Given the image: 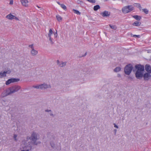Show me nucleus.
Wrapping results in <instances>:
<instances>
[{
	"mask_svg": "<svg viewBox=\"0 0 151 151\" xmlns=\"http://www.w3.org/2000/svg\"><path fill=\"white\" fill-rule=\"evenodd\" d=\"M22 4L25 7L28 6V1L27 0H20Z\"/></svg>",
	"mask_w": 151,
	"mask_h": 151,
	"instance_id": "obj_11",
	"label": "nucleus"
},
{
	"mask_svg": "<svg viewBox=\"0 0 151 151\" xmlns=\"http://www.w3.org/2000/svg\"><path fill=\"white\" fill-rule=\"evenodd\" d=\"M87 53V52H86L84 55H83L82 56V57H84L86 55Z\"/></svg>",
	"mask_w": 151,
	"mask_h": 151,
	"instance_id": "obj_42",
	"label": "nucleus"
},
{
	"mask_svg": "<svg viewBox=\"0 0 151 151\" xmlns=\"http://www.w3.org/2000/svg\"><path fill=\"white\" fill-rule=\"evenodd\" d=\"M134 6H137V8H139V9L140 10H141L142 7L140 4L139 3H134Z\"/></svg>",
	"mask_w": 151,
	"mask_h": 151,
	"instance_id": "obj_18",
	"label": "nucleus"
},
{
	"mask_svg": "<svg viewBox=\"0 0 151 151\" xmlns=\"http://www.w3.org/2000/svg\"><path fill=\"white\" fill-rule=\"evenodd\" d=\"M40 89H47L48 88H50V85L47 84L46 83H44L40 85Z\"/></svg>",
	"mask_w": 151,
	"mask_h": 151,
	"instance_id": "obj_8",
	"label": "nucleus"
},
{
	"mask_svg": "<svg viewBox=\"0 0 151 151\" xmlns=\"http://www.w3.org/2000/svg\"><path fill=\"white\" fill-rule=\"evenodd\" d=\"M50 116H52L53 117H54V114L52 113H51L50 114Z\"/></svg>",
	"mask_w": 151,
	"mask_h": 151,
	"instance_id": "obj_45",
	"label": "nucleus"
},
{
	"mask_svg": "<svg viewBox=\"0 0 151 151\" xmlns=\"http://www.w3.org/2000/svg\"><path fill=\"white\" fill-rule=\"evenodd\" d=\"M56 17L58 20L59 22L62 20V18L58 15H56Z\"/></svg>",
	"mask_w": 151,
	"mask_h": 151,
	"instance_id": "obj_22",
	"label": "nucleus"
},
{
	"mask_svg": "<svg viewBox=\"0 0 151 151\" xmlns=\"http://www.w3.org/2000/svg\"><path fill=\"white\" fill-rule=\"evenodd\" d=\"M6 76V75L5 74V73L4 71L2 73L1 72L0 73V78H2L3 77H5Z\"/></svg>",
	"mask_w": 151,
	"mask_h": 151,
	"instance_id": "obj_19",
	"label": "nucleus"
},
{
	"mask_svg": "<svg viewBox=\"0 0 151 151\" xmlns=\"http://www.w3.org/2000/svg\"><path fill=\"white\" fill-rule=\"evenodd\" d=\"M50 132H49V133H47V135H48V134H50Z\"/></svg>",
	"mask_w": 151,
	"mask_h": 151,
	"instance_id": "obj_51",
	"label": "nucleus"
},
{
	"mask_svg": "<svg viewBox=\"0 0 151 151\" xmlns=\"http://www.w3.org/2000/svg\"><path fill=\"white\" fill-rule=\"evenodd\" d=\"M50 144L52 147L53 148H54L55 146V144L53 142H50Z\"/></svg>",
	"mask_w": 151,
	"mask_h": 151,
	"instance_id": "obj_26",
	"label": "nucleus"
},
{
	"mask_svg": "<svg viewBox=\"0 0 151 151\" xmlns=\"http://www.w3.org/2000/svg\"><path fill=\"white\" fill-rule=\"evenodd\" d=\"M11 94L10 91L8 88L4 91L1 94V98H4L9 95Z\"/></svg>",
	"mask_w": 151,
	"mask_h": 151,
	"instance_id": "obj_6",
	"label": "nucleus"
},
{
	"mask_svg": "<svg viewBox=\"0 0 151 151\" xmlns=\"http://www.w3.org/2000/svg\"><path fill=\"white\" fill-rule=\"evenodd\" d=\"M45 111L46 112H50V111H51V110H49L48 109H47L45 110Z\"/></svg>",
	"mask_w": 151,
	"mask_h": 151,
	"instance_id": "obj_41",
	"label": "nucleus"
},
{
	"mask_svg": "<svg viewBox=\"0 0 151 151\" xmlns=\"http://www.w3.org/2000/svg\"><path fill=\"white\" fill-rule=\"evenodd\" d=\"M144 70V66L140 64L136 65L135 68L133 70V72L135 73V77L137 79H140L143 77L145 81H148L151 78L150 73H143Z\"/></svg>",
	"mask_w": 151,
	"mask_h": 151,
	"instance_id": "obj_1",
	"label": "nucleus"
},
{
	"mask_svg": "<svg viewBox=\"0 0 151 151\" xmlns=\"http://www.w3.org/2000/svg\"><path fill=\"white\" fill-rule=\"evenodd\" d=\"M109 26L112 29L116 30L117 28V27L116 25H111L110 24Z\"/></svg>",
	"mask_w": 151,
	"mask_h": 151,
	"instance_id": "obj_24",
	"label": "nucleus"
},
{
	"mask_svg": "<svg viewBox=\"0 0 151 151\" xmlns=\"http://www.w3.org/2000/svg\"><path fill=\"white\" fill-rule=\"evenodd\" d=\"M100 8V6L99 5H97L94 6L93 10L95 11H96Z\"/></svg>",
	"mask_w": 151,
	"mask_h": 151,
	"instance_id": "obj_17",
	"label": "nucleus"
},
{
	"mask_svg": "<svg viewBox=\"0 0 151 151\" xmlns=\"http://www.w3.org/2000/svg\"><path fill=\"white\" fill-rule=\"evenodd\" d=\"M141 24V23L140 22L138 21H135L132 24L134 26H140Z\"/></svg>",
	"mask_w": 151,
	"mask_h": 151,
	"instance_id": "obj_14",
	"label": "nucleus"
},
{
	"mask_svg": "<svg viewBox=\"0 0 151 151\" xmlns=\"http://www.w3.org/2000/svg\"><path fill=\"white\" fill-rule=\"evenodd\" d=\"M56 63L57 64L59 65V64H60V62L59 60H57L56 61Z\"/></svg>",
	"mask_w": 151,
	"mask_h": 151,
	"instance_id": "obj_39",
	"label": "nucleus"
},
{
	"mask_svg": "<svg viewBox=\"0 0 151 151\" xmlns=\"http://www.w3.org/2000/svg\"><path fill=\"white\" fill-rule=\"evenodd\" d=\"M49 38V40L50 41V42L51 44H54V42L52 41V39L51 38V37H48Z\"/></svg>",
	"mask_w": 151,
	"mask_h": 151,
	"instance_id": "obj_29",
	"label": "nucleus"
},
{
	"mask_svg": "<svg viewBox=\"0 0 151 151\" xmlns=\"http://www.w3.org/2000/svg\"><path fill=\"white\" fill-rule=\"evenodd\" d=\"M54 35L55 36V37H56L57 36V32H55L54 33Z\"/></svg>",
	"mask_w": 151,
	"mask_h": 151,
	"instance_id": "obj_37",
	"label": "nucleus"
},
{
	"mask_svg": "<svg viewBox=\"0 0 151 151\" xmlns=\"http://www.w3.org/2000/svg\"><path fill=\"white\" fill-rule=\"evenodd\" d=\"M25 151H29V150H25Z\"/></svg>",
	"mask_w": 151,
	"mask_h": 151,
	"instance_id": "obj_50",
	"label": "nucleus"
},
{
	"mask_svg": "<svg viewBox=\"0 0 151 151\" xmlns=\"http://www.w3.org/2000/svg\"><path fill=\"white\" fill-rule=\"evenodd\" d=\"M31 147L30 148V150H31Z\"/></svg>",
	"mask_w": 151,
	"mask_h": 151,
	"instance_id": "obj_53",
	"label": "nucleus"
},
{
	"mask_svg": "<svg viewBox=\"0 0 151 151\" xmlns=\"http://www.w3.org/2000/svg\"><path fill=\"white\" fill-rule=\"evenodd\" d=\"M52 138L53 139H55V136L54 135H52Z\"/></svg>",
	"mask_w": 151,
	"mask_h": 151,
	"instance_id": "obj_40",
	"label": "nucleus"
},
{
	"mask_svg": "<svg viewBox=\"0 0 151 151\" xmlns=\"http://www.w3.org/2000/svg\"><path fill=\"white\" fill-rule=\"evenodd\" d=\"M38 143H41L40 142H37Z\"/></svg>",
	"mask_w": 151,
	"mask_h": 151,
	"instance_id": "obj_49",
	"label": "nucleus"
},
{
	"mask_svg": "<svg viewBox=\"0 0 151 151\" xmlns=\"http://www.w3.org/2000/svg\"><path fill=\"white\" fill-rule=\"evenodd\" d=\"M129 79H132V78L131 77H130V76L129 77Z\"/></svg>",
	"mask_w": 151,
	"mask_h": 151,
	"instance_id": "obj_48",
	"label": "nucleus"
},
{
	"mask_svg": "<svg viewBox=\"0 0 151 151\" xmlns=\"http://www.w3.org/2000/svg\"><path fill=\"white\" fill-rule=\"evenodd\" d=\"M133 68L132 65V64H129L127 65L124 67V72L125 74L129 75L131 73L132 71H133V70L134 69Z\"/></svg>",
	"mask_w": 151,
	"mask_h": 151,
	"instance_id": "obj_2",
	"label": "nucleus"
},
{
	"mask_svg": "<svg viewBox=\"0 0 151 151\" xmlns=\"http://www.w3.org/2000/svg\"><path fill=\"white\" fill-rule=\"evenodd\" d=\"M9 88L12 94L18 91L21 88V87L19 86L15 85L9 87Z\"/></svg>",
	"mask_w": 151,
	"mask_h": 151,
	"instance_id": "obj_5",
	"label": "nucleus"
},
{
	"mask_svg": "<svg viewBox=\"0 0 151 151\" xmlns=\"http://www.w3.org/2000/svg\"><path fill=\"white\" fill-rule=\"evenodd\" d=\"M132 16L133 18L137 21H140L142 19L141 16L137 15H132Z\"/></svg>",
	"mask_w": 151,
	"mask_h": 151,
	"instance_id": "obj_13",
	"label": "nucleus"
},
{
	"mask_svg": "<svg viewBox=\"0 0 151 151\" xmlns=\"http://www.w3.org/2000/svg\"><path fill=\"white\" fill-rule=\"evenodd\" d=\"M87 1H88L91 2V3H95V0H87Z\"/></svg>",
	"mask_w": 151,
	"mask_h": 151,
	"instance_id": "obj_32",
	"label": "nucleus"
},
{
	"mask_svg": "<svg viewBox=\"0 0 151 151\" xmlns=\"http://www.w3.org/2000/svg\"><path fill=\"white\" fill-rule=\"evenodd\" d=\"M10 0V3L9 4L10 5H12L13 4V0Z\"/></svg>",
	"mask_w": 151,
	"mask_h": 151,
	"instance_id": "obj_36",
	"label": "nucleus"
},
{
	"mask_svg": "<svg viewBox=\"0 0 151 151\" xmlns=\"http://www.w3.org/2000/svg\"><path fill=\"white\" fill-rule=\"evenodd\" d=\"M36 6L39 8H40V10H42V9L40 7H39L38 5H37Z\"/></svg>",
	"mask_w": 151,
	"mask_h": 151,
	"instance_id": "obj_44",
	"label": "nucleus"
},
{
	"mask_svg": "<svg viewBox=\"0 0 151 151\" xmlns=\"http://www.w3.org/2000/svg\"><path fill=\"white\" fill-rule=\"evenodd\" d=\"M74 12L78 15H80L81 14V12H79L78 10H76V9H73V10Z\"/></svg>",
	"mask_w": 151,
	"mask_h": 151,
	"instance_id": "obj_25",
	"label": "nucleus"
},
{
	"mask_svg": "<svg viewBox=\"0 0 151 151\" xmlns=\"http://www.w3.org/2000/svg\"><path fill=\"white\" fill-rule=\"evenodd\" d=\"M142 10L146 14H148L149 13V10L147 9H143Z\"/></svg>",
	"mask_w": 151,
	"mask_h": 151,
	"instance_id": "obj_21",
	"label": "nucleus"
},
{
	"mask_svg": "<svg viewBox=\"0 0 151 151\" xmlns=\"http://www.w3.org/2000/svg\"><path fill=\"white\" fill-rule=\"evenodd\" d=\"M113 124L114 125V127L116 128L117 129H118L119 128L118 126L116 125V124L115 123H114Z\"/></svg>",
	"mask_w": 151,
	"mask_h": 151,
	"instance_id": "obj_35",
	"label": "nucleus"
},
{
	"mask_svg": "<svg viewBox=\"0 0 151 151\" xmlns=\"http://www.w3.org/2000/svg\"><path fill=\"white\" fill-rule=\"evenodd\" d=\"M61 7L64 10H65L67 9V8L66 6L63 4H61L60 5Z\"/></svg>",
	"mask_w": 151,
	"mask_h": 151,
	"instance_id": "obj_27",
	"label": "nucleus"
},
{
	"mask_svg": "<svg viewBox=\"0 0 151 151\" xmlns=\"http://www.w3.org/2000/svg\"><path fill=\"white\" fill-rule=\"evenodd\" d=\"M14 19H15L16 20H19L18 18L16 17L15 16H14Z\"/></svg>",
	"mask_w": 151,
	"mask_h": 151,
	"instance_id": "obj_38",
	"label": "nucleus"
},
{
	"mask_svg": "<svg viewBox=\"0 0 151 151\" xmlns=\"http://www.w3.org/2000/svg\"><path fill=\"white\" fill-rule=\"evenodd\" d=\"M29 47H30L32 49V50L34 49V48L33 47V44L30 45H29Z\"/></svg>",
	"mask_w": 151,
	"mask_h": 151,
	"instance_id": "obj_34",
	"label": "nucleus"
},
{
	"mask_svg": "<svg viewBox=\"0 0 151 151\" xmlns=\"http://www.w3.org/2000/svg\"><path fill=\"white\" fill-rule=\"evenodd\" d=\"M21 151H25V150H21Z\"/></svg>",
	"mask_w": 151,
	"mask_h": 151,
	"instance_id": "obj_52",
	"label": "nucleus"
},
{
	"mask_svg": "<svg viewBox=\"0 0 151 151\" xmlns=\"http://www.w3.org/2000/svg\"><path fill=\"white\" fill-rule=\"evenodd\" d=\"M5 73L6 74H9L11 72V71L10 70V69L8 68V70L7 71H4Z\"/></svg>",
	"mask_w": 151,
	"mask_h": 151,
	"instance_id": "obj_28",
	"label": "nucleus"
},
{
	"mask_svg": "<svg viewBox=\"0 0 151 151\" xmlns=\"http://www.w3.org/2000/svg\"><path fill=\"white\" fill-rule=\"evenodd\" d=\"M121 68L120 67H117L114 70V71L115 72H118L121 70Z\"/></svg>",
	"mask_w": 151,
	"mask_h": 151,
	"instance_id": "obj_16",
	"label": "nucleus"
},
{
	"mask_svg": "<svg viewBox=\"0 0 151 151\" xmlns=\"http://www.w3.org/2000/svg\"><path fill=\"white\" fill-rule=\"evenodd\" d=\"M31 53L32 56L36 55L38 53L37 51L35 50L34 49L32 50Z\"/></svg>",
	"mask_w": 151,
	"mask_h": 151,
	"instance_id": "obj_15",
	"label": "nucleus"
},
{
	"mask_svg": "<svg viewBox=\"0 0 151 151\" xmlns=\"http://www.w3.org/2000/svg\"><path fill=\"white\" fill-rule=\"evenodd\" d=\"M57 3L58 4L61 5V4H60V2L58 1L57 2Z\"/></svg>",
	"mask_w": 151,
	"mask_h": 151,
	"instance_id": "obj_47",
	"label": "nucleus"
},
{
	"mask_svg": "<svg viewBox=\"0 0 151 151\" xmlns=\"http://www.w3.org/2000/svg\"><path fill=\"white\" fill-rule=\"evenodd\" d=\"M110 12L106 11H105L100 13L101 15L104 17H109L110 15Z\"/></svg>",
	"mask_w": 151,
	"mask_h": 151,
	"instance_id": "obj_9",
	"label": "nucleus"
},
{
	"mask_svg": "<svg viewBox=\"0 0 151 151\" xmlns=\"http://www.w3.org/2000/svg\"><path fill=\"white\" fill-rule=\"evenodd\" d=\"M66 62H63L62 61L61 63L59 64V66L61 67H63L66 65Z\"/></svg>",
	"mask_w": 151,
	"mask_h": 151,
	"instance_id": "obj_20",
	"label": "nucleus"
},
{
	"mask_svg": "<svg viewBox=\"0 0 151 151\" xmlns=\"http://www.w3.org/2000/svg\"><path fill=\"white\" fill-rule=\"evenodd\" d=\"M145 70L147 73H151V67L149 64H146L145 66Z\"/></svg>",
	"mask_w": 151,
	"mask_h": 151,
	"instance_id": "obj_10",
	"label": "nucleus"
},
{
	"mask_svg": "<svg viewBox=\"0 0 151 151\" xmlns=\"http://www.w3.org/2000/svg\"><path fill=\"white\" fill-rule=\"evenodd\" d=\"M131 35L132 36L134 37H140V35H132L131 34Z\"/></svg>",
	"mask_w": 151,
	"mask_h": 151,
	"instance_id": "obj_31",
	"label": "nucleus"
},
{
	"mask_svg": "<svg viewBox=\"0 0 151 151\" xmlns=\"http://www.w3.org/2000/svg\"><path fill=\"white\" fill-rule=\"evenodd\" d=\"M17 137V135L16 134H14V140L15 141H17V139L16 138Z\"/></svg>",
	"mask_w": 151,
	"mask_h": 151,
	"instance_id": "obj_30",
	"label": "nucleus"
},
{
	"mask_svg": "<svg viewBox=\"0 0 151 151\" xmlns=\"http://www.w3.org/2000/svg\"><path fill=\"white\" fill-rule=\"evenodd\" d=\"M39 86H40V85H37L36 86H34L33 87L34 88L38 89V88H40V87Z\"/></svg>",
	"mask_w": 151,
	"mask_h": 151,
	"instance_id": "obj_33",
	"label": "nucleus"
},
{
	"mask_svg": "<svg viewBox=\"0 0 151 151\" xmlns=\"http://www.w3.org/2000/svg\"><path fill=\"white\" fill-rule=\"evenodd\" d=\"M19 78H12L9 79L6 81V85H8L12 83L16 82L19 81Z\"/></svg>",
	"mask_w": 151,
	"mask_h": 151,
	"instance_id": "obj_7",
	"label": "nucleus"
},
{
	"mask_svg": "<svg viewBox=\"0 0 151 151\" xmlns=\"http://www.w3.org/2000/svg\"><path fill=\"white\" fill-rule=\"evenodd\" d=\"M114 132L115 134H116V132L117 131V130L116 129H115L114 130Z\"/></svg>",
	"mask_w": 151,
	"mask_h": 151,
	"instance_id": "obj_43",
	"label": "nucleus"
},
{
	"mask_svg": "<svg viewBox=\"0 0 151 151\" xmlns=\"http://www.w3.org/2000/svg\"><path fill=\"white\" fill-rule=\"evenodd\" d=\"M117 76L118 77H120L121 76V75L119 74H118L117 75Z\"/></svg>",
	"mask_w": 151,
	"mask_h": 151,
	"instance_id": "obj_46",
	"label": "nucleus"
},
{
	"mask_svg": "<svg viewBox=\"0 0 151 151\" xmlns=\"http://www.w3.org/2000/svg\"><path fill=\"white\" fill-rule=\"evenodd\" d=\"M134 9V7L132 5H128L122 8V11L124 14H126Z\"/></svg>",
	"mask_w": 151,
	"mask_h": 151,
	"instance_id": "obj_3",
	"label": "nucleus"
},
{
	"mask_svg": "<svg viewBox=\"0 0 151 151\" xmlns=\"http://www.w3.org/2000/svg\"><path fill=\"white\" fill-rule=\"evenodd\" d=\"M53 33V32L52 29H50L49 30V33L48 34V37H51V35Z\"/></svg>",
	"mask_w": 151,
	"mask_h": 151,
	"instance_id": "obj_23",
	"label": "nucleus"
},
{
	"mask_svg": "<svg viewBox=\"0 0 151 151\" xmlns=\"http://www.w3.org/2000/svg\"><path fill=\"white\" fill-rule=\"evenodd\" d=\"M6 17L7 19L12 20L14 19V16L12 15L11 13H10L6 16Z\"/></svg>",
	"mask_w": 151,
	"mask_h": 151,
	"instance_id": "obj_12",
	"label": "nucleus"
},
{
	"mask_svg": "<svg viewBox=\"0 0 151 151\" xmlns=\"http://www.w3.org/2000/svg\"><path fill=\"white\" fill-rule=\"evenodd\" d=\"M38 135V134L35 132H33L32 134L30 139L33 141L32 144L34 145H37L36 141L38 139L37 136Z\"/></svg>",
	"mask_w": 151,
	"mask_h": 151,
	"instance_id": "obj_4",
	"label": "nucleus"
}]
</instances>
